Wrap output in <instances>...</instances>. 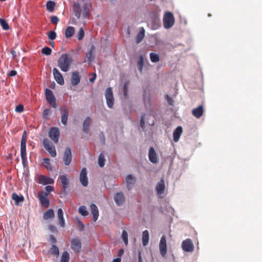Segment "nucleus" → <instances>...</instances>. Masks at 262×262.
<instances>
[{
  "label": "nucleus",
  "mask_w": 262,
  "mask_h": 262,
  "mask_svg": "<svg viewBox=\"0 0 262 262\" xmlns=\"http://www.w3.org/2000/svg\"><path fill=\"white\" fill-rule=\"evenodd\" d=\"M43 166L48 170H52V166L50 163V160L49 158H45L43 159Z\"/></svg>",
  "instance_id": "obj_41"
},
{
  "label": "nucleus",
  "mask_w": 262,
  "mask_h": 262,
  "mask_svg": "<svg viewBox=\"0 0 262 262\" xmlns=\"http://www.w3.org/2000/svg\"><path fill=\"white\" fill-rule=\"evenodd\" d=\"M48 228L52 232L57 231L56 228L52 225H50L48 227Z\"/></svg>",
  "instance_id": "obj_53"
},
{
  "label": "nucleus",
  "mask_w": 262,
  "mask_h": 262,
  "mask_svg": "<svg viewBox=\"0 0 262 262\" xmlns=\"http://www.w3.org/2000/svg\"><path fill=\"white\" fill-rule=\"evenodd\" d=\"M11 53L12 55L13 58H15L16 57V52L14 50H12L11 51Z\"/></svg>",
  "instance_id": "obj_62"
},
{
  "label": "nucleus",
  "mask_w": 262,
  "mask_h": 262,
  "mask_svg": "<svg viewBox=\"0 0 262 262\" xmlns=\"http://www.w3.org/2000/svg\"><path fill=\"white\" fill-rule=\"evenodd\" d=\"M84 35V32L83 29L81 28H80V29L79 30L78 33V39L79 40H81L83 38Z\"/></svg>",
  "instance_id": "obj_47"
},
{
  "label": "nucleus",
  "mask_w": 262,
  "mask_h": 262,
  "mask_svg": "<svg viewBox=\"0 0 262 262\" xmlns=\"http://www.w3.org/2000/svg\"><path fill=\"white\" fill-rule=\"evenodd\" d=\"M144 64V58L142 55L139 56V59L138 62V68L140 72L142 71V69Z\"/></svg>",
  "instance_id": "obj_40"
},
{
  "label": "nucleus",
  "mask_w": 262,
  "mask_h": 262,
  "mask_svg": "<svg viewBox=\"0 0 262 262\" xmlns=\"http://www.w3.org/2000/svg\"><path fill=\"white\" fill-rule=\"evenodd\" d=\"M123 252H124L123 249H121L119 250V253H118V255L121 256L122 255V254L123 253Z\"/></svg>",
  "instance_id": "obj_63"
},
{
  "label": "nucleus",
  "mask_w": 262,
  "mask_h": 262,
  "mask_svg": "<svg viewBox=\"0 0 262 262\" xmlns=\"http://www.w3.org/2000/svg\"><path fill=\"white\" fill-rule=\"evenodd\" d=\"M49 103L51 105V106L53 107V108H56V100L55 99H54L53 101H51L49 102Z\"/></svg>",
  "instance_id": "obj_58"
},
{
  "label": "nucleus",
  "mask_w": 262,
  "mask_h": 262,
  "mask_svg": "<svg viewBox=\"0 0 262 262\" xmlns=\"http://www.w3.org/2000/svg\"><path fill=\"white\" fill-rule=\"evenodd\" d=\"M48 36L50 40H53L56 38V33L54 31H50L49 32H48Z\"/></svg>",
  "instance_id": "obj_46"
},
{
  "label": "nucleus",
  "mask_w": 262,
  "mask_h": 262,
  "mask_svg": "<svg viewBox=\"0 0 262 262\" xmlns=\"http://www.w3.org/2000/svg\"><path fill=\"white\" fill-rule=\"evenodd\" d=\"M183 129L181 126H178L173 133V138L175 142H178L181 135L182 133Z\"/></svg>",
  "instance_id": "obj_23"
},
{
  "label": "nucleus",
  "mask_w": 262,
  "mask_h": 262,
  "mask_svg": "<svg viewBox=\"0 0 262 262\" xmlns=\"http://www.w3.org/2000/svg\"><path fill=\"white\" fill-rule=\"evenodd\" d=\"M54 216V212L53 209H50L46 211L43 214V219L45 220H48L50 219L53 218Z\"/></svg>",
  "instance_id": "obj_29"
},
{
  "label": "nucleus",
  "mask_w": 262,
  "mask_h": 262,
  "mask_svg": "<svg viewBox=\"0 0 262 262\" xmlns=\"http://www.w3.org/2000/svg\"><path fill=\"white\" fill-rule=\"evenodd\" d=\"M165 183L163 179L157 183L156 186V190L158 195H161L164 193L165 190Z\"/></svg>",
  "instance_id": "obj_18"
},
{
  "label": "nucleus",
  "mask_w": 262,
  "mask_h": 262,
  "mask_svg": "<svg viewBox=\"0 0 262 262\" xmlns=\"http://www.w3.org/2000/svg\"><path fill=\"white\" fill-rule=\"evenodd\" d=\"M105 157L103 153H101L98 157V164L100 167L104 165Z\"/></svg>",
  "instance_id": "obj_35"
},
{
  "label": "nucleus",
  "mask_w": 262,
  "mask_h": 262,
  "mask_svg": "<svg viewBox=\"0 0 262 262\" xmlns=\"http://www.w3.org/2000/svg\"><path fill=\"white\" fill-rule=\"evenodd\" d=\"M127 188L130 190L135 183V179L131 174H129L126 178Z\"/></svg>",
  "instance_id": "obj_25"
},
{
  "label": "nucleus",
  "mask_w": 262,
  "mask_h": 262,
  "mask_svg": "<svg viewBox=\"0 0 262 262\" xmlns=\"http://www.w3.org/2000/svg\"><path fill=\"white\" fill-rule=\"evenodd\" d=\"M149 235L148 230H146L142 232V241L144 246L148 245L149 242Z\"/></svg>",
  "instance_id": "obj_27"
},
{
  "label": "nucleus",
  "mask_w": 262,
  "mask_h": 262,
  "mask_svg": "<svg viewBox=\"0 0 262 262\" xmlns=\"http://www.w3.org/2000/svg\"><path fill=\"white\" fill-rule=\"evenodd\" d=\"M51 21L52 24L56 25L59 21V19L56 16H52L51 17Z\"/></svg>",
  "instance_id": "obj_49"
},
{
  "label": "nucleus",
  "mask_w": 262,
  "mask_h": 262,
  "mask_svg": "<svg viewBox=\"0 0 262 262\" xmlns=\"http://www.w3.org/2000/svg\"><path fill=\"white\" fill-rule=\"evenodd\" d=\"M53 74L54 76V78L57 83L61 85L64 84V82L63 76L57 68H53Z\"/></svg>",
  "instance_id": "obj_13"
},
{
  "label": "nucleus",
  "mask_w": 262,
  "mask_h": 262,
  "mask_svg": "<svg viewBox=\"0 0 262 262\" xmlns=\"http://www.w3.org/2000/svg\"><path fill=\"white\" fill-rule=\"evenodd\" d=\"M174 22V18L172 13L167 12L163 17V25L165 28L169 29L172 27Z\"/></svg>",
  "instance_id": "obj_4"
},
{
  "label": "nucleus",
  "mask_w": 262,
  "mask_h": 262,
  "mask_svg": "<svg viewBox=\"0 0 262 262\" xmlns=\"http://www.w3.org/2000/svg\"><path fill=\"white\" fill-rule=\"evenodd\" d=\"M99 137H100V140H101L102 143L103 144H105V137H104V134H103V133L102 132H101L100 134Z\"/></svg>",
  "instance_id": "obj_52"
},
{
  "label": "nucleus",
  "mask_w": 262,
  "mask_h": 262,
  "mask_svg": "<svg viewBox=\"0 0 262 262\" xmlns=\"http://www.w3.org/2000/svg\"><path fill=\"white\" fill-rule=\"evenodd\" d=\"M90 208L91 212L93 214V221L94 222H96L99 216V211L98 208L95 204L92 203L90 205Z\"/></svg>",
  "instance_id": "obj_22"
},
{
  "label": "nucleus",
  "mask_w": 262,
  "mask_h": 262,
  "mask_svg": "<svg viewBox=\"0 0 262 262\" xmlns=\"http://www.w3.org/2000/svg\"><path fill=\"white\" fill-rule=\"evenodd\" d=\"M50 44L52 47H54V42L53 41H50Z\"/></svg>",
  "instance_id": "obj_64"
},
{
  "label": "nucleus",
  "mask_w": 262,
  "mask_h": 262,
  "mask_svg": "<svg viewBox=\"0 0 262 262\" xmlns=\"http://www.w3.org/2000/svg\"><path fill=\"white\" fill-rule=\"evenodd\" d=\"M127 83H125L123 86V93L125 96L127 95Z\"/></svg>",
  "instance_id": "obj_56"
},
{
  "label": "nucleus",
  "mask_w": 262,
  "mask_h": 262,
  "mask_svg": "<svg viewBox=\"0 0 262 262\" xmlns=\"http://www.w3.org/2000/svg\"><path fill=\"white\" fill-rule=\"evenodd\" d=\"M95 51L94 47L93 46L92 48L88 51L86 53V58L88 59V61L91 62L92 60L94 59V53Z\"/></svg>",
  "instance_id": "obj_34"
},
{
  "label": "nucleus",
  "mask_w": 262,
  "mask_h": 262,
  "mask_svg": "<svg viewBox=\"0 0 262 262\" xmlns=\"http://www.w3.org/2000/svg\"><path fill=\"white\" fill-rule=\"evenodd\" d=\"M17 74V72L15 70H12L8 74V76H15Z\"/></svg>",
  "instance_id": "obj_54"
},
{
  "label": "nucleus",
  "mask_w": 262,
  "mask_h": 262,
  "mask_svg": "<svg viewBox=\"0 0 262 262\" xmlns=\"http://www.w3.org/2000/svg\"><path fill=\"white\" fill-rule=\"evenodd\" d=\"M149 159L153 163H157L158 162V159L155 149L150 147L149 150Z\"/></svg>",
  "instance_id": "obj_20"
},
{
  "label": "nucleus",
  "mask_w": 262,
  "mask_h": 262,
  "mask_svg": "<svg viewBox=\"0 0 262 262\" xmlns=\"http://www.w3.org/2000/svg\"><path fill=\"white\" fill-rule=\"evenodd\" d=\"M55 6V2L53 1H48L47 3L46 6L47 9L50 12H53L54 10V7Z\"/></svg>",
  "instance_id": "obj_36"
},
{
  "label": "nucleus",
  "mask_w": 262,
  "mask_h": 262,
  "mask_svg": "<svg viewBox=\"0 0 262 262\" xmlns=\"http://www.w3.org/2000/svg\"><path fill=\"white\" fill-rule=\"evenodd\" d=\"M73 61V60L71 55L63 54L58 59V66L62 71L67 72L70 70Z\"/></svg>",
  "instance_id": "obj_2"
},
{
  "label": "nucleus",
  "mask_w": 262,
  "mask_h": 262,
  "mask_svg": "<svg viewBox=\"0 0 262 262\" xmlns=\"http://www.w3.org/2000/svg\"><path fill=\"white\" fill-rule=\"evenodd\" d=\"M80 81L79 73L78 71H74L72 73L71 82L73 85H77Z\"/></svg>",
  "instance_id": "obj_19"
},
{
  "label": "nucleus",
  "mask_w": 262,
  "mask_h": 262,
  "mask_svg": "<svg viewBox=\"0 0 262 262\" xmlns=\"http://www.w3.org/2000/svg\"><path fill=\"white\" fill-rule=\"evenodd\" d=\"M0 24L3 28L5 30H8L9 29L8 24L7 23L5 19L3 18H0Z\"/></svg>",
  "instance_id": "obj_42"
},
{
  "label": "nucleus",
  "mask_w": 262,
  "mask_h": 262,
  "mask_svg": "<svg viewBox=\"0 0 262 262\" xmlns=\"http://www.w3.org/2000/svg\"><path fill=\"white\" fill-rule=\"evenodd\" d=\"M96 78V74L95 73H94L93 74V77L90 79V81L91 82H94V81L95 80Z\"/></svg>",
  "instance_id": "obj_60"
},
{
  "label": "nucleus",
  "mask_w": 262,
  "mask_h": 262,
  "mask_svg": "<svg viewBox=\"0 0 262 262\" xmlns=\"http://www.w3.org/2000/svg\"><path fill=\"white\" fill-rule=\"evenodd\" d=\"M48 194V193L43 191H40L38 194V198L41 206L45 208H48L50 205Z\"/></svg>",
  "instance_id": "obj_6"
},
{
  "label": "nucleus",
  "mask_w": 262,
  "mask_h": 262,
  "mask_svg": "<svg viewBox=\"0 0 262 262\" xmlns=\"http://www.w3.org/2000/svg\"><path fill=\"white\" fill-rule=\"evenodd\" d=\"M42 144L44 148L48 151L52 157H55L57 155L55 146L51 143L48 139L43 140Z\"/></svg>",
  "instance_id": "obj_5"
},
{
  "label": "nucleus",
  "mask_w": 262,
  "mask_h": 262,
  "mask_svg": "<svg viewBox=\"0 0 262 262\" xmlns=\"http://www.w3.org/2000/svg\"><path fill=\"white\" fill-rule=\"evenodd\" d=\"M57 217L59 225L61 227H63L65 225V222L63 218V211L61 208H59L57 210Z\"/></svg>",
  "instance_id": "obj_24"
},
{
  "label": "nucleus",
  "mask_w": 262,
  "mask_h": 262,
  "mask_svg": "<svg viewBox=\"0 0 262 262\" xmlns=\"http://www.w3.org/2000/svg\"><path fill=\"white\" fill-rule=\"evenodd\" d=\"M75 33V29L73 27H68L66 30L65 35L67 38H71Z\"/></svg>",
  "instance_id": "obj_32"
},
{
  "label": "nucleus",
  "mask_w": 262,
  "mask_h": 262,
  "mask_svg": "<svg viewBox=\"0 0 262 262\" xmlns=\"http://www.w3.org/2000/svg\"><path fill=\"white\" fill-rule=\"evenodd\" d=\"M81 184L84 187L88 185V178L87 177V170L86 168H83L80 172L79 177Z\"/></svg>",
  "instance_id": "obj_15"
},
{
  "label": "nucleus",
  "mask_w": 262,
  "mask_h": 262,
  "mask_svg": "<svg viewBox=\"0 0 262 262\" xmlns=\"http://www.w3.org/2000/svg\"><path fill=\"white\" fill-rule=\"evenodd\" d=\"M159 250L161 255L163 257H165L167 253V244L165 235H163L161 238L159 243Z\"/></svg>",
  "instance_id": "obj_11"
},
{
  "label": "nucleus",
  "mask_w": 262,
  "mask_h": 262,
  "mask_svg": "<svg viewBox=\"0 0 262 262\" xmlns=\"http://www.w3.org/2000/svg\"><path fill=\"white\" fill-rule=\"evenodd\" d=\"M150 58L151 62H158L160 60L159 55L152 52L150 54Z\"/></svg>",
  "instance_id": "obj_38"
},
{
  "label": "nucleus",
  "mask_w": 262,
  "mask_h": 262,
  "mask_svg": "<svg viewBox=\"0 0 262 262\" xmlns=\"http://www.w3.org/2000/svg\"><path fill=\"white\" fill-rule=\"evenodd\" d=\"M203 113L204 108L202 105H199L198 107L193 109L192 111V115L198 119L202 116Z\"/></svg>",
  "instance_id": "obj_17"
},
{
  "label": "nucleus",
  "mask_w": 262,
  "mask_h": 262,
  "mask_svg": "<svg viewBox=\"0 0 262 262\" xmlns=\"http://www.w3.org/2000/svg\"><path fill=\"white\" fill-rule=\"evenodd\" d=\"M145 35V31L143 28H141V30L138 33L136 37V42L137 43H140L143 40Z\"/></svg>",
  "instance_id": "obj_30"
},
{
  "label": "nucleus",
  "mask_w": 262,
  "mask_h": 262,
  "mask_svg": "<svg viewBox=\"0 0 262 262\" xmlns=\"http://www.w3.org/2000/svg\"><path fill=\"white\" fill-rule=\"evenodd\" d=\"M114 201L117 205L120 206L124 203L125 201L124 195L123 193H117L114 196Z\"/></svg>",
  "instance_id": "obj_21"
},
{
  "label": "nucleus",
  "mask_w": 262,
  "mask_h": 262,
  "mask_svg": "<svg viewBox=\"0 0 262 262\" xmlns=\"http://www.w3.org/2000/svg\"><path fill=\"white\" fill-rule=\"evenodd\" d=\"M107 105L109 108H112L114 105V97L113 91L111 88H108L105 93Z\"/></svg>",
  "instance_id": "obj_8"
},
{
  "label": "nucleus",
  "mask_w": 262,
  "mask_h": 262,
  "mask_svg": "<svg viewBox=\"0 0 262 262\" xmlns=\"http://www.w3.org/2000/svg\"><path fill=\"white\" fill-rule=\"evenodd\" d=\"M12 199L15 201V204L17 206L19 205V203L23 202L25 200L23 195H18L16 193H13L12 195Z\"/></svg>",
  "instance_id": "obj_28"
},
{
  "label": "nucleus",
  "mask_w": 262,
  "mask_h": 262,
  "mask_svg": "<svg viewBox=\"0 0 262 262\" xmlns=\"http://www.w3.org/2000/svg\"><path fill=\"white\" fill-rule=\"evenodd\" d=\"M41 53L46 55H50L52 53V50L49 47H44L41 50Z\"/></svg>",
  "instance_id": "obj_45"
},
{
  "label": "nucleus",
  "mask_w": 262,
  "mask_h": 262,
  "mask_svg": "<svg viewBox=\"0 0 262 262\" xmlns=\"http://www.w3.org/2000/svg\"><path fill=\"white\" fill-rule=\"evenodd\" d=\"M50 110L49 109H46L43 111V115L45 117H46L49 114Z\"/></svg>",
  "instance_id": "obj_59"
},
{
  "label": "nucleus",
  "mask_w": 262,
  "mask_h": 262,
  "mask_svg": "<svg viewBox=\"0 0 262 262\" xmlns=\"http://www.w3.org/2000/svg\"><path fill=\"white\" fill-rule=\"evenodd\" d=\"M38 182L39 184L45 185L47 184H53L54 181V180L51 178L47 177L43 175H40L38 177Z\"/></svg>",
  "instance_id": "obj_16"
},
{
  "label": "nucleus",
  "mask_w": 262,
  "mask_h": 262,
  "mask_svg": "<svg viewBox=\"0 0 262 262\" xmlns=\"http://www.w3.org/2000/svg\"><path fill=\"white\" fill-rule=\"evenodd\" d=\"M24 110V106L22 104H19L16 106L15 111L17 113H21Z\"/></svg>",
  "instance_id": "obj_48"
},
{
  "label": "nucleus",
  "mask_w": 262,
  "mask_h": 262,
  "mask_svg": "<svg viewBox=\"0 0 262 262\" xmlns=\"http://www.w3.org/2000/svg\"><path fill=\"white\" fill-rule=\"evenodd\" d=\"M92 120L90 117H86L83 122V132L85 133H88L89 130V126L91 123Z\"/></svg>",
  "instance_id": "obj_26"
},
{
  "label": "nucleus",
  "mask_w": 262,
  "mask_h": 262,
  "mask_svg": "<svg viewBox=\"0 0 262 262\" xmlns=\"http://www.w3.org/2000/svg\"><path fill=\"white\" fill-rule=\"evenodd\" d=\"M60 114H61V123L64 125H67L68 123L69 113L67 107L64 106L63 107L60 108Z\"/></svg>",
  "instance_id": "obj_14"
},
{
  "label": "nucleus",
  "mask_w": 262,
  "mask_h": 262,
  "mask_svg": "<svg viewBox=\"0 0 262 262\" xmlns=\"http://www.w3.org/2000/svg\"><path fill=\"white\" fill-rule=\"evenodd\" d=\"M79 213L82 216H86L89 212L86 210V208L85 206H81L78 209Z\"/></svg>",
  "instance_id": "obj_37"
},
{
  "label": "nucleus",
  "mask_w": 262,
  "mask_h": 262,
  "mask_svg": "<svg viewBox=\"0 0 262 262\" xmlns=\"http://www.w3.org/2000/svg\"><path fill=\"white\" fill-rule=\"evenodd\" d=\"M72 159V155L71 149L70 147H67L65 149L63 157V161L65 165H69L71 162Z\"/></svg>",
  "instance_id": "obj_12"
},
{
  "label": "nucleus",
  "mask_w": 262,
  "mask_h": 262,
  "mask_svg": "<svg viewBox=\"0 0 262 262\" xmlns=\"http://www.w3.org/2000/svg\"><path fill=\"white\" fill-rule=\"evenodd\" d=\"M69 253L67 251H64L62 253L60 262H69Z\"/></svg>",
  "instance_id": "obj_39"
},
{
  "label": "nucleus",
  "mask_w": 262,
  "mask_h": 262,
  "mask_svg": "<svg viewBox=\"0 0 262 262\" xmlns=\"http://www.w3.org/2000/svg\"><path fill=\"white\" fill-rule=\"evenodd\" d=\"M71 248L76 253H79L81 249V242L78 237L73 238L71 241Z\"/></svg>",
  "instance_id": "obj_10"
},
{
  "label": "nucleus",
  "mask_w": 262,
  "mask_h": 262,
  "mask_svg": "<svg viewBox=\"0 0 262 262\" xmlns=\"http://www.w3.org/2000/svg\"><path fill=\"white\" fill-rule=\"evenodd\" d=\"M182 248L185 252H192L194 250V245L192 241L189 238L183 241L182 243Z\"/></svg>",
  "instance_id": "obj_9"
},
{
  "label": "nucleus",
  "mask_w": 262,
  "mask_h": 262,
  "mask_svg": "<svg viewBox=\"0 0 262 262\" xmlns=\"http://www.w3.org/2000/svg\"><path fill=\"white\" fill-rule=\"evenodd\" d=\"M121 237L124 243V244L127 246L128 245V234L125 230H123Z\"/></svg>",
  "instance_id": "obj_44"
},
{
  "label": "nucleus",
  "mask_w": 262,
  "mask_h": 262,
  "mask_svg": "<svg viewBox=\"0 0 262 262\" xmlns=\"http://www.w3.org/2000/svg\"><path fill=\"white\" fill-rule=\"evenodd\" d=\"M73 10L77 19H79L81 17L84 18H88L90 15V11L87 4H83L81 7L79 3L75 2L73 4Z\"/></svg>",
  "instance_id": "obj_1"
},
{
  "label": "nucleus",
  "mask_w": 262,
  "mask_h": 262,
  "mask_svg": "<svg viewBox=\"0 0 262 262\" xmlns=\"http://www.w3.org/2000/svg\"><path fill=\"white\" fill-rule=\"evenodd\" d=\"M45 94L46 99L48 102L51 101H53L54 99H55V96H54L52 91L50 89H46Z\"/></svg>",
  "instance_id": "obj_31"
},
{
  "label": "nucleus",
  "mask_w": 262,
  "mask_h": 262,
  "mask_svg": "<svg viewBox=\"0 0 262 262\" xmlns=\"http://www.w3.org/2000/svg\"><path fill=\"white\" fill-rule=\"evenodd\" d=\"M59 178H60L61 182L63 185V191L64 192L66 188L67 187V186L69 184L68 180L66 175L60 176Z\"/></svg>",
  "instance_id": "obj_33"
},
{
  "label": "nucleus",
  "mask_w": 262,
  "mask_h": 262,
  "mask_svg": "<svg viewBox=\"0 0 262 262\" xmlns=\"http://www.w3.org/2000/svg\"><path fill=\"white\" fill-rule=\"evenodd\" d=\"M46 190L48 192L47 193H49L53 190V187L51 186H47L45 187Z\"/></svg>",
  "instance_id": "obj_55"
},
{
  "label": "nucleus",
  "mask_w": 262,
  "mask_h": 262,
  "mask_svg": "<svg viewBox=\"0 0 262 262\" xmlns=\"http://www.w3.org/2000/svg\"><path fill=\"white\" fill-rule=\"evenodd\" d=\"M51 253L57 256L59 255V249L58 248L56 245H52V248H51Z\"/></svg>",
  "instance_id": "obj_43"
},
{
  "label": "nucleus",
  "mask_w": 262,
  "mask_h": 262,
  "mask_svg": "<svg viewBox=\"0 0 262 262\" xmlns=\"http://www.w3.org/2000/svg\"><path fill=\"white\" fill-rule=\"evenodd\" d=\"M144 115H142L140 120V126L142 129L145 128V121H144Z\"/></svg>",
  "instance_id": "obj_51"
},
{
  "label": "nucleus",
  "mask_w": 262,
  "mask_h": 262,
  "mask_svg": "<svg viewBox=\"0 0 262 262\" xmlns=\"http://www.w3.org/2000/svg\"><path fill=\"white\" fill-rule=\"evenodd\" d=\"M60 131L56 127H51L49 131V137L55 143H57L59 141Z\"/></svg>",
  "instance_id": "obj_7"
},
{
  "label": "nucleus",
  "mask_w": 262,
  "mask_h": 262,
  "mask_svg": "<svg viewBox=\"0 0 262 262\" xmlns=\"http://www.w3.org/2000/svg\"><path fill=\"white\" fill-rule=\"evenodd\" d=\"M50 241L53 243H55L57 242L56 238L53 235L50 236Z\"/></svg>",
  "instance_id": "obj_57"
},
{
  "label": "nucleus",
  "mask_w": 262,
  "mask_h": 262,
  "mask_svg": "<svg viewBox=\"0 0 262 262\" xmlns=\"http://www.w3.org/2000/svg\"><path fill=\"white\" fill-rule=\"evenodd\" d=\"M166 99L169 105H173V100L168 95H166Z\"/></svg>",
  "instance_id": "obj_50"
},
{
  "label": "nucleus",
  "mask_w": 262,
  "mask_h": 262,
  "mask_svg": "<svg viewBox=\"0 0 262 262\" xmlns=\"http://www.w3.org/2000/svg\"><path fill=\"white\" fill-rule=\"evenodd\" d=\"M26 132L24 131L22 136L20 144V156L23 164H24L27 162V159L26 153Z\"/></svg>",
  "instance_id": "obj_3"
},
{
  "label": "nucleus",
  "mask_w": 262,
  "mask_h": 262,
  "mask_svg": "<svg viewBox=\"0 0 262 262\" xmlns=\"http://www.w3.org/2000/svg\"><path fill=\"white\" fill-rule=\"evenodd\" d=\"M121 259L120 257H117L113 259L112 262H121Z\"/></svg>",
  "instance_id": "obj_61"
}]
</instances>
